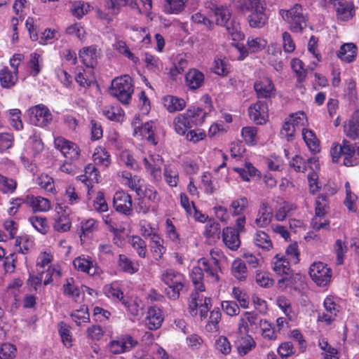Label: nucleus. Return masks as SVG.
Here are the masks:
<instances>
[{"label": "nucleus", "mask_w": 359, "mask_h": 359, "mask_svg": "<svg viewBox=\"0 0 359 359\" xmlns=\"http://www.w3.org/2000/svg\"><path fill=\"white\" fill-rule=\"evenodd\" d=\"M205 7L212 13L216 25L224 27L233 40H241L244 38L239 24L234 20H230L231 14L226 6L219 4L216 0H210L205 3Z\"/></svg>", "instance_id": "nucleus-1"}, {"label": "nucleus", "mask_w": 359, "mask_h": 359, "mask_svg": "<svg viewBox=\"0 0 359 359\" xmlns=\"http://www.w3.org/2000/svg\"><path fill=\"white\" fill-rule=\"evenodd\" d=\"M330 152L334 163L346 167L356 166L359 163V143H351L344 139L341 143H333Z\"/></svg>", "instance_id": "nucleus-2"}, {"label": "nucleus", "mask_w": 359, "mask_h": 359, "mask_svg": "<svg viewBox=\"0 0 359 359\" xmlns=\"http://www.w3.org/2000/svg\"><path fill=\"white\" fill-rule=\"evenodd\" d=\"M161 280L168 286L165 289L166 296L170 300H177L180 298V292L186 284L184 275L172 269L164 271L161 275Z\"/></svg>", "instance_id": "nucleus-3"}, {"label": "nucleus", "mask_w": 359, "mask_h": 359, "mask_svg": "<svg viewBox=\"0 0 359 359\" xmlns=\"http://www.w3.org/2000/svg\"><path fill=\"white\" fill-rule=\"evenodd\" d=\"M279 14L292 32H302L306 27L308 18L299 4H295L289 9H280Z\"/></svg>", "instance_id": "nucleus-4"}, {"label": "nucleus", "mask_w": 359, "mask_h": 359, "mask_svg": "<svg viewBox=\"0 0 359 359\" xmlns=\"http://www.w3.org/2000/svg\"><path fill=\"white\" fill-rule=\"evenodd\" d=\"M133 93L134 84L132 78L129 75L126 74L112 80L110 93L121 103L128 104Z\"/></svg>", "instance_id": "nucleus-5"}, {"label": "nucleus", "mask_w": 359, "mask_h": 359, "mask_svg": "<svg viewBox=\"0 0 359 359\" xmlns=\"http://www.w3.org/2000/svg\"><path fill=\"white\" fill-rule=\"evenodd\" d=\"M211 302V298L204 297L198 291H192L188 299V312L192 317L199 314L201 320H204L212 306Z\"/></svg>", "instance_id": "nucleus-6"}, {"label": "nucleus", "mask_w": 359, "mask_h": 359, "mask_svg": "<svg viewBox=\"0 0 359 359\" xmlns=\"http://www.w3.org/2000/svg\"><path fill=\"white\" fill-rule=\"evenodd\" d=\"M27 113L30 122L36 127L47 128L53 122V116L48 107L43 104L31 107Z\"/></svg>", "instance_id": "nucleus-7"}, {"label": "nucleus", "mask_w": 359, "mask_h": 359, "mask_svg": "<svg viewBox=\"0 0 359 359\" xmlns=\"http://www.w3.org/2000/svg\"><path fill=\"white\" fill-rule=\"evenodd\" d=\"M138 344V341L131 334L124 333L111 339L107 344L109 351L114 355H119L131 351Z\"/></svg>", "instance_id": "nucleus-8"}, {"label": "nucleus", "mask_w": 359, "mask_h": 359, "mask_svg": "<svg viewBox=\"0 0 359 359\" xmlns=\"http://www.w3.org/2000/svg\"><path fill=\"white\" fill-rule=\"evenodd\" d=\"M323 307L325 311L318 314V321L330 325L335 320L341 311L338 298L333 295L327 296L323 301Z\"/></svg>", "instance_id": "nucleus-9"}, {"label": "nucleus", "mask_w": 359, "mask_h": 359, "mask_svg": "<svg viewBox=\"0 0 359 359\" xmlns=\"http://www.w3.org/2000/svg\"><path fill=\"white\" fill-rule=\"evenodd\" d=\"M253 88L259 100L271 102L272 99L276 97L275 85L271 79L268 76L260 77L256 80Z\"/></svg>", "instance_id": "nucleus-10"}, {"label": "nucleus", "mask_w": 359, "mask_h": 359, "mask_svg": "<svg viewBox=\"0 0 359 359\" xmlns=\"http://www.w3.org/2000/svg\"><path fill=\"white\" fill-rule=\"evenodd\" d=\"M309 275L318 286L325 287L331 282L332 271L327 264L318 262L310 266Z\"/></svg>", "instance_id": "nucleus-11"}, {"label": "nucleus", "mask_w": 359, "mask_h": 359, "mask_svg": "<svg viewBox=\"0 0 359 359\" xmlns=\"http://www.w3.org/2000/svg\"><path fill=\"white\" fill-rule=\"evenodd\" d=\"M272 266L273 271L282 276L278 280V287L282 289L286 288L288 285L287 282L290 281V278L292 273L289 260L285 259L284 255L277 254L273 259Z\"/></svg>", "instance_id": "nucleus-12"}, {"label": "nucleus", "mask_w": 359, "mask_h": 359, "mask_svg": "<svg viewBox=\"0 0 359 359\" xmlns=\"http://www.w3.org/2000/svg\"><path fill=\"white\" fill-rule=\"evenodd\" d=\"M74 269L90 276H100L103 271L97 262L90 256L81 255L73 260Z\"/></svg>", "instance_id": "nucleus-13"}, {"label": "nucleus", "mask_w": 359, "mask_h": 359, "mask_svg": "<svg viewBox=\"0 0 359 359\" xmlns=\"http://www.w3.org/2000/svg\"><path fill=\"white\" fill-rule=\"evenodd\" d=\"M54 145L56 149L70 161H76L80 158L81 149L74 142L65 139L63 137L55 138Z\"/></svg>", "instance_id": "nucleus-14"}, {"label": "nucleus", "mask_w": 359, "mask_h": 359, "mask_svg": "<svg viewBox=\"0 0 359 359\" xmlns=\"http://www.w3.org/2000/svg\"><path fill=\"white\" fill-rule=\"evenodd\" d=\"M334 6L337 19L342 22H348L355 15V6L352 1L329 0Z\"/></svg>", "instance_id": "nucleus-15"}, {"label": "nucleus", "mask_w": 359, "mask_h": 359, "mask_svg": "<svg viewBox=\"0 0 359 359\" xmlns=\"http://www.w3.org/2000/svg\"><path fill=\"white\" fill-rule=\"evenodd\" d=\"M113 207L116 212L126 216H131L133 215L131 196L123 191H116L113 198Z\"/></svg>", "instance_id": "nucleus-16"}, {"label": "nucleus", "mask_w": 359, "mask_h": 359, "mask_svg": "<svg viewBox=\"0 0 359 359\" xmlns=\"http://www.w3.org/2000/svg\"><path fill=\"white\" fill-rule=\"evenodd\" d=\"M260 321H263V319H261L257 313L245 311L240 316L238 331L241 334H248L250 330L257 329L260 326Z\"/></svg>", "instance_id": "nucleus-17"}, {"label": "nucleus", "mask_w": 359, "mask_h": 359, "mask_svg": "<svg viewBox=\"0 0 359 359\" xmlns=\"http://www.w3.org/2000/svg\"><path fill=\"white\" fill-rule=\"evenodd\" d=\"M268 103L263 100H257L248 108V114L256 124H264L268 118Z\"/></svg>", "instance_id": "nucleus-18"}, {"label": "nucleus", "mask_w": 359, "mask_h": 359, "mask_svg": "<svg viewBox=\"0 0 359 359\" xmlns=\"http://www.w3.org/2000/svg\"><path fill=\"white\" fill-rule=\"evenodd\" d=\"M100 49L97 45H91L82 48L79 52V57L86 67L95 68L97 65Z\"/></svg>", "instance_id": "nucleus-19"}, {"label": "nucleus", "mask_w": 359, "mask_h": 359, "mask_svg": "<svg viewBox=\"0 0 359 359\" xmlns=\"http://www.w3.org/2000/svg\"><path fill=\"white\" fill-rule=\"evenodd\" d=\"M164 320L163 311L156 306H151L147 309V316L145 318V326L149 330H156L159 329Z\"/></svg>", "instance_id": "nucleus-20"}, {"label": "nucleus", "mask_w": 359, "mask_h": 359, "mask_svg": "<svg viewBox=\"0 0 359 359\" xmlns=\"http://www.w3.org/2000/svg\"><path fill=\"white\" fill-rule=\"evenodd\" d=\"M273 217V210L269 204L267 202H262L255 219V224L258 228H266L272 222Z\"/></svg>", "instance_id": "nucleus-21"}, {"label": "nucleus", "mask_w": 359, "mask_h": 359, "mask_svg": "<svg viewBox=\"0 0 359 359\" xmlns=\"http://www.w3.org/2000/svg\"><path fill=\"white\" fill-rule=\"evenodd\" d=\"M133 134L134 135H140L144 137L147 141L156 146L158 144L155 132L154 130V126L153 121H147L141 126H137V122L133 123Z\"/></svg>", "instance_id": "nucleus-22"}, {"label": "nucleus", "mask_w": 359, "mask_h": 359, "mask_svg": "<svg viewBox=\"0 0 359 359\" xmlns=\"http://www.w3.org/2000/svg\"><path fill=\"white\" fill-rule=\"evenodd\" d=\"M57 216L55 218L53 229L57 232H67L70 230L72 221L69 214L63 210L62 205L58 204L56 208Z\"/></svg>", "instance_id": "nucleus-23"}, {"label": "nucleus", "mask_w": 359, "mask_h": 359, "mask_svg": "<svg viewBox=\"0 0 359 359\" xmlns=\"http://www.w3.org/2000/svg\"><path fill=\"white\" fill-rule=\"evenodd\" d=\"M198 266L202 267L203 272L205 273L207 278L212 283L219 280V272L221 271L220 265L208 261L207 257L200 258L198 261Z\"/></svg>", "instance_id": "nucleus-24"}, {"label": "nucleus", "mask_w": 359, "mask_h": 359, "mask_svg": "<svg viewBox=\"0 0 359 359\" xmlns=\"http://www.w3.org/2000/svg\"><path fill=\"white\" fill-rule=\"evenodd\" d=\"M149 246L153 258L156 261L161 260L167 251L165 241L158 233L153 235L150 239Z\"/></svg>", "instance_id": "nucleus-25"}, {"label": "nucleus", "mask_w": 359, "mask_h": 359, "mask_svg": "<svg viewBox=\"0 0 359 359\" xmlns=\"http://www.w3.org/2000/svg\"><path fill=\"white\" fill-rule=\"evenodd\" d=\"M222 240L225 245L231 250H236L241 245L240 233L232 226H226L222 230Z\"/></svg>", "instance_id": "nucleus-26"}, {"label": "nucleus", "mask_w": 359, "mask_h": 359, "mask_svg": "<svg viewBox=\"0 0 359 359\" xmlns=\"http://www.w3.org/2000/svg\"><path fill=\"white\" fill-rule=\"evenodd\" d=\"M26 204L31 207L34 212H47L51 209L50 201L42 196H26Z\"/></svg>", "instance_id": "nucleus-27"}, {"label": "nucleus", "mask_w": 359, "mask_h": 359, "mask_svg": "<svg viewBox=\"0 0 359 359\" xmlns=\"http://www.w3.org/2000/svg\"><path fill=\"white\" fill-rule=\"evenodd\" d=\"M185 114L194 127H197L205 122L208 111L201 107L191 106L186 110Z\"/></svg>", "instance_id": "nucleus-28"}, {"label": "nucleus", "mask_w": 359, "mask_h": 359, "mask_svg": "<svg viewBox=\"0 0 359 359\" xmlns=\"http://www.w3.org/2000/svg\"><path fill=\"white\" fill-rule=\"evenodd\" d=\"M357 53L358 48L355 43H346L340 46L337 55L342 62L350 63L355 60Z\"/></svg>", "instance_id": "nucleus-29"}, {"label": "nucleus", "mask_w": 359, "mask_h": 359, "mask_svg": "<svg viewBox=\"0 0 359 359\" xmlns=\"http://www.w3.org/2000/svg\"><path fill=\"white\" fill-rule=\"evenodd\" d=\"M205 80L203 73L196 69H191L185 75L186 85L191 90H197L201 88Z\"/></svg>", "instance_id": "nucleus-30"}, {"label": "nucleus", "mask_w": 359, "mask_h": 359, "mask_svg": "<svg viewBox=\"0 0 359 359\" xmlns=\"http://www.w3.org/2000/svg\"><path fill=\"white\" fill-rule=\"evenodd\" d=\"M93 161L97 166L106 169L111 163V155L104 147L98 146L93 154Z\"/></svg>", "instance_id": "nucleus-31"}, {"label": "nucleus", "mask_w": 359, "mask_h": 359, "mask_svg": "<svg viewBox=\"0 0 359 359\" xmlns=\"http://www.w3.org/2000/svg\"><path fill=\"white\" fill-rule=\"evenodd\" d=\"M122 184L128 186L131 190L135 191L137 195H141L143 179L137 175H133L130 172H122Z\"/></svg>", "instance_id": "nucleus-32"}, {"label": "nucleus", "mask_w": 359, "mask_h": 359, "mask_svg": "<svg viewBox=\"0 0 359 359\" xmlns=\"http://www.w3.org/2000/svg\"><path fill=\"white\" fill-rule=\"evenodd\" d=\"M164 107L170 113L182 111L186 107V102L183 98L174 95H166L163 97Z\"/></svg>", "instance_id": "nucleus-33"}, {"label": "nucleus", "mask_w": 359, "mask_h": 359, "mask_svg": "<svg viewBox=\"0 0 359 359\" xmlns=\"http://www.w3.org/2000/svg\"><path fill=\"white\" fill-rule=\"evenodd\" d=\"M129 5L132 8H135L136 0H104V6L107 10L112 15H118L123 7Z\"/></svg>", "instance_id": "nucleus-34"}, {"label": "nucleus", "mask_w": 359, "mask_h": 359, "mask_svg": "<svg viewBox=\"0 0 359 359\" xmlns=\"http://www.w3.org/2000/svg\"><path fill=\"white\" fill-rule=\"evenodd\" d=\"M173 127L175 133L179 135L183 136L194 126L191 123L185 112L178 114L173 120Z\"/></svg>", "instance_id": "nucleus-35"}, {"label": "nucleus", "mask_w": 359, "mask_h": 359, "mask_svg": "<svg viewBox=\"0 0 359 359\" xmlns=\"http://www.w3.org/2000/svg\"><path fill=\"white\" fill-rule=\"evenodd\" d=\"M18 71H11L7 67L0 70V83L4 88H11L18 81Z\"/></svg>", "instance_id": "nucleus-36"}, {"label": "nucleus", "mask_w": 359, "mask_h": 359, "mask_svg": "<svg viewBox=\"0 0 359 359\" xmlns=\"http://www.w3.org/2000/svg\"><path fill=\"white\" fill-rule=\"evenodd\" d=\"M103 292L104 294L114 302H122L125 297L120 284L117 281L111 283L104 286Z\"/></svg>", "instance_id": "nucleus-37"}, {"label": "nucleus", "mask_w": 359, "mask_h": 359, "mask_svg": "<svg viewBox=\"0 0 359 359\" xmlns=\"http://www.w3.org/2000/svg\"><path fill=\"white\" fill-rule=\"evenodd\" d=\"M265 10L261 9L250 13L248 16V21L250 27L260 29L268 23L269 17L266 14Z\"/></svg>", "instance_id": "nucleus-38"}, {"label": "nucleus", "mask_w": 359, "mask_h": 359, "mask_svg": "<svg viewBox=\"0 0 359 359\" xmlns=\"http://www.w3.org/2000/svg\"><path fill=\"white\" fill-rule=\"evenodd\" d=\"M236 344L238 353L241 356L247 355L256 346L255 341L251 335L248 334V333L238 339L236 342Z\"/></svg>", "instance_id": "nucleus-39"}, {"label": "nucleus", "mask_w": 359, "mask_h": 359, "mask_svg": "<svg viewBox=\"0 0 359 359\" xmlns=\"http://www.w3.org/2000/svg\"><path fill=\"white\" fill-rule=\"evenodd\" d=\"M238 8L243 13H252L266 9L264 0H239Z\"/></svg>", "instance_id": "nucleus-40"}, {"label": "nucleus", "mask_w": 359, "mask_h": 359, "mask_svg": "<svg viewBox=\"0 0 359 359\" xmlns=\"http://www.w3.org/2000/svg\"><path fill=\"white\" fill-rule=\"evenodd\" d=\"M302 137L304 142L311 152L316 154L320 151V141L313 130L302 128Z\"/></svg>", "instance_id": "nucleus-41"}, {"label": "nucleus", "mask_w": 359, "mask_h": 359, "mask_svg": "<svg viewBox=\"0 0 359 359\" xmlns=\"http://www.w3.org/2000/svg\"><path fill=\"white\" fill-rule=\"evenodd\" d=\"M62 290L64 296L72 299L74 302H77L81 295V291L75 284V280L73 278L66 279L65 283L62 287Z\"/></svg>", "instance_id": "nucleus-42"}, {"label": "nucleus", "mask_w": 359, "mask_h": 359, "mask_svg": "<svg viewBox=\"0 0 359 359\" xmlns=\"http://www.w3.org/2000/svg\"><path fill=\"white\" fill-rule=\"evenodd\" d=\"M254 244L259 248L269 251L273 248V243L270 236L264 231H257L253 236Z\"/></svg>", "instance_id": "nucleus-43"}, {"label": "nucleus", "mask_w": 359, "mask_h": 359, "mask_svg": "<svg viewBox=\"0 0 359 359\" xmlns=\"http://www.w3.org/2000/svg\"><path fill=\"white\" fill-rule=\"evenodd\" d=\"M129 244L140 258L144 259L147 255V245L146 241L137 235H132L128 240Z\"/></svg>", "instance_id": "nucleus-44"}, {"label": "nucleus", "mask_w": 359, "mask_h": 359, "mask_svg": "<svg viewBox=\"0 0 359 359\" xmlns=\"http://www.w3.org/2000/svg\"><path fill=\"white\" fill-rule=\"evenodd\" d=\"M297 209V206L290 202L283 201L280 203V206L275 211V219L278 222L285 220L287 217L292 215L293 212Z\"/></svg>", "instance_id": "nucleus-45"}, {"label": "nucleus", "mask_w": 359, "mask_h": 359, "mask_svg": "<svg viewBox=\"0 0 359 359\" xmlns=\"http://www.w3.org/2000/svg\"><path fill=\"white\" fill-rule=\"evenodd\" d=\"M121 304L124 306L128 313L133 317L138 316L143 310L142 302L137 297L134 299L125 298Z\"/></svg>", "instance_id": "nucleus-46"}, {"label": "nucleus", "mask_w": 359, "mask_h": 359, "mask_svg": "<svg viewBox=\"0 0 359 359\" xmlns=\"http://www.w3.org/2000/svg\"><path fill=\"white\" fill-rule=\"evenodd\" d=\"M163 177L170 187H176L180 181L178 170L175 165L171 164L164 165Z\"/></svg>", "instance_id": "nucleus-47"}, {"label": "nucleus", "mask_w": 359, "mask_h": 359, "mask_svg": "<svg viewBox=\"0 0 359 359\" xmlns=\"http://www.w3.org/2000/svg\"><path fill=\"white\" fill-rule=\"evenodd\" d=\"M191 282L195 287L194 291L204 292L205 286L204 284V273L202 267L194 266L190 274Z\"/></svg>", "instance_id": "nucleus-48"}, {"label": "nucleus", "mask_w": 359, "mask_h": 359, "mask_svg": "<svg viewBox=\"0 0 359 359\" xmlns=\"http://www.w3.org/2000/svg\"><path fill=\"white\" fill-rule=\"evenodd\" d=\"M102 114L107 119L115 122H121L124 116L123 110L118 104L105 106Z\"/></svg>", "instance_id": "nucleus-49"}, {"label": "nucleus", "mask_w": 359, "mask_h": 359, "mask_svg": "<svg viewBox=\"0 0 359 359\" xmlns=\"http://www.w3.org/2000/svg\"><path fill=\"white\" fill-rule=\"evenodd\" d=\"M144 62L145 63V67L150 72L157 74L163 70V65L162 61L159 57L151 53H145Z\"/></svg>", "instance_id": "nucleus-50"}, {"label": "nucleus", "mask_w": 359, "mask_h": 359, "mask_svg": "<svg viewBox=\"0 0 359 359\" xmlns=\"http://www.w3.org/2000/svg\"><path fill=\"white\" fill-rule=\"evenodd\" d=\"M15 246L19 248V252L26 255L34 246V240L27 234H22L15 238Z\"/></svg>", "instance_id": "nucleus-51"}, {"label": "nucleus", "mask_w": 359, "mask_h": 359, "mask_svg": "<svg viewBox=\"0 0 359 359\" xmlns=\"http://www.w3.org/2000/svg\"><path fill=\"white\" fill-rule=\"evenodd\" d=\"M259 327L261 335L264 339L269 341H276L278 339V334L273 323L264 319L263 321H260Z\"/></svg>", "instance_id": "nucleus-52"}, {"label": "nucleus", "mask_w": 359, "mask_h": 359, "mask_svg": "<svg viewBox=\"0 0 359 359\" xmlns=\"http://www.w3.org/2000/svg\"><path fill=\"white\" fill-rule=\"evenodd\" d=\"M221 233V226L215 219L210 218L207 222L203 231V236L206 238L216 239L219 238Z\"/></svg>", "instance_id": "nucleus-53"}, {"label": "nucleus", "mask_w": 359, "mask_h": 359, "mask_svg": "<svg viewBox=\"0 0 359 359\" xmlns=\"http://www.w3.org/2000/svg\"><path fill=\"white\" fill-rule=\"evenodd\" d=\"M344 131L346 136L353 140L359 138V116L358 114H353L345 126Z\"/></svg>", "instance_id": "nucleus-54"}, {"label": "nucleus", "mask_w": 359, "mask_h": 359, "mask_svg": "<svg viewBox=\"0 0 359 359\" xmlns=\"http://www.w3.org/2000/svg\"><path fill=\"white\" fill-rule=\"evenodd\" d=\"M231 273L238 280H245L248 276V269L245 262L240 259H235L232 263Z\"/></svg>", "instance_id": "nucleus-55"}, {"label": "nucleus", "mask_w": 359, "mask_h": 359, "mask_svg": "<svg viewBox=\"0 0 359 359\" xmlns=\"http://www.w3.org/2000/svg\"><path fill=\"white\" fill-rule=\"evenodd\" d=\"M118 266L122 271L129 274H134L139 270L138 265L123 254L118 256Z\"/></svg>", "instance_id": "nucleus-56"}, {"label": "nucleus", "mask_w": 359, "mask_h": 359, "mask_svg": "<svg viewBox=\"0 0 359 359\" xmlns=\"http://www.w3.org/2000/svg\"><path fill=\"white\" fill-rule=\"evenodd\" d=\"M144 168L154 182H160L162 179L161 165L163 164H152L147 157L143 158Z\"/></svg>", "instance_id": "nucleus-57"}, {"label": "nucleus", "mask_w": 359, "mask_h": 359, "mask_svg": "<svg viewBox=\"0 0 359 359\" xmlns=\"http://www.w3.org/2000/svg\"><path fill=\"white\" fill-rule=\"evenodd\" d=\"M29 222L32 226L41 234H46L50 229L46 217L33 215L29 217Z\"/></svg>", "instance_id": "nucleus-58"}, {"label": "nucleus", "mask_w": 359, "mask_h": 359, "mask_svg": "<svg viewBox=\"0 0 359 359\" xmlns=\"http://www.w3.org/2000/svg\"><path fill=\"white\" fill-rule=\"evenodd\" d=\"M81 233L80 235L81 240L83 238L90 237L95 231L98 229V223L94 219L90 218L88 219L83 220L81 222Z\"/></svg>", "instance_id": "nucleus-59"}, {"label": "nucleus", "mask_w": 359, "mask_h": 359, "mask_svg": "<svg viewBox=\"0 0 359 359\" xmlns=\"http://www.w3.org/2000/svg\"><path fill=\"white\" fill-rule=\"evenodd\" d=\"M318 346L322 351L321 355L323 359H339L338 351L332 347L325 339L318 341Z\"/></svg>", "instance_id": "nucleus-60"}, {"label": "nucleus", "mask_w": 359, "mask_h": 359, "mask_svg": "<svg viewBox=\"0 0 359 359\" xmlns=\"http://www.w3.org/2000/svg\"><path fill=\"white\" fill-rule=\"evenodd\" d=\"M36 183L41 189L52 194L56 193L54 179L46 173H41L36 179Z\"/></svg>", "instance_id": "nucleus-61"}, {"label": "nucleus", "mask_w": 359, "mask_h": 359, "mask_svg": "<svg viewBox=\"0 0 359 359\" xmlns=\"http://www.w3.org/2000/svg\"><path fill=\"white\" fill-rule=\"evenodd\" d=\"M72 319L78 326L82 323H87L90 321V315L86 305H82L79 309H76L70 314Z\"/></svg>", "instance_id": "nucleus-62"}, {"label": "nucleus", "mask_w": 359, "mask_h": 359, "mask_svg": "<svg viewBox=\"0 0 359 359\" xmlns=\"http://www.w3.org/2000/svg\"><path fill=\"white\" fill-rule=\"evenodd\" d=\"M18 187V182L15 180L8 178L2 174H0V192L4 194H13Z\"/></svg>", "instance_id": "nucleus-63"}, {"label": "nucleus", "mask_w": 359, "mask_h": 359, "mask_svg": "<svg viewBox=\"0 0 359 359\" xmlns=\"http://www.w3.org/2000/svg\"><path fill=\"white\" fill-rule=\"evenodd\" d=\"M222 319V312L220 309L217 307L214 308L210 313L209 320L208 321L205 327L208 331H217L219 328V323Z\"/></svg>", "instance_id": "nucleus-64"}]
</instances>
